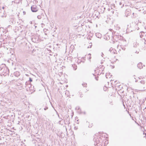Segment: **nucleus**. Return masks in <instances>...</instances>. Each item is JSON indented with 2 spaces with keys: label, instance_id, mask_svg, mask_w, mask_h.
Segmentation results:
<instances>
[{
  "label": "nucleus",
  "instance_id": "f257e3e1",
  "mask_svg": "<svg viewBox=\"0 0 146 146\" xmlns=\"http://www.w3.org/2000/svg\"><path fill=\"white\" fill-rule=\"evenodd\" d=\"M100 137L99 136L96 137H94L93 139V141L95 142L94 145L95 146H100L101 142L100 140Z\"/></svg>",
  "mask_w": 146,
  "mask_h": 146
},
{
  "label": "nucleus",
  "instance_id": "f03ea898",
  "mask_svg": "<svg viewBox=\"0 0 146 146\" xmlns=\"http://www.w3.org/2000/svg\"><path fill=\"white\" fill-rule=\"evenodd\" d=\"M112 34L113 35V39L116 41H117L118 39H121L123 38L121 35H119V34H118V35H115V32L114 31L112 32Z\"/></svg>",
  "mask_w": 146,
  "mask_h": 146
},
{
  "label": "nucleus",
  "instance_id": "7ed1b4c3",
  "mask_svg": "<svg viewBox=\"0 0 146 146\" xmlns=\"http://www.w3.org/2000/svg\"><path fill=\"white\" fill-rule=\"evenodd\" d=\"M145 82L144 80H142L138 83V86L141 89H144L145 88Z\"/></svg>",
  "mask_w": 146,
  "mask_h": 146
},
{
  "label": "nucleus",
  "instance_id": "20e7f679",
  "mask_svg": "<svg viewBox=\"0 0 146 146\" xmlns=\"http://www.w3.org/2000/svg\"><path fill=\"white\" fill-rule=\"evenodd\" d=\"M31 10L33 12H36L38 11V8L37 6L35 5H33L31 7Z\"/></svg>",
  "mask_w": 146,
  "mask_h": 146
},
{
  "label": "nucleus",
  "instance_id": "39448f33",
  "mask_svg": "<svg viewBox=\"0 0 146 146\" xmlns=\"http://www.w3.org/2000/svg\"><path fill=\"white\" fill-rule=\"evenodd\" d=\"M132 27H133L134 26L135 27V30H138L139 29V27H138V25H137V24L138 23V21H136V22L133 23H132Z\"/></svg>",
  "mask_w": 146,
  "mask_h": 146
},
{
  "label": "nucleus",
  "instance_id": "423d86ee",
  "mask_svg": "<svg viewBox=\"0 0 146 146\" xmlns=\"http://www.w3.org/2000/svg\"><path fill=\"white\" fill-rule=\"evenodd\" d=\"M5 11L4 10L2 11L1 10V8H0V16L1 17H6V15H4V12Z\"/></svg>",
  "mask_w": 146,
  "mask_h": 146
},
{
  "label": "nucleus",
  "instance_id": "0eeeda50",
  "mask_svg": "<svg viewBox=\"0 0 146 146\" xmlns=\"http://www.w3.org/2000/svg\"><path fill=\"white\" fill-rule=\"evenodd\" d=\"M131 10L130 9H127L125 11V14L128 15H129L131 14Z\"/></svg>",
  "mask_w": 146,
  "mask_h": 146
},
{
  "label": "nucleus",
  "instance_id": "6e6552de",
  "mask_svg": "<svg viewBox=\"0 0 146 146\" xmlns=\"http://www.w3.org/2000/svg\"><path fill=\"white\" fill-rule=\"evenodd\" d=\"M138 68L140 69L143 68L142 64L141 62L137 64Z\"/></svg>",
  "mask_w": 146,
  "mask_h": 146
},
{
  "label": "nucleus",
  "instance_id": "1a4fd4ad",
  "mask_svg": "<svg viewBox=\"0 0 146 146\" xmlns=\"http://www.w3.org/2000/svg\"><path fill=\"white\" fill-rule=\"evenodd\" d=\"M96 36L99 38H100L102 37V35L99 33H96Z\"/></svg>",
  "mask_w": 146,
  "mask_h": 146
},
{
  "label": "nucleus",
  "instance_id": "9d476101",
  "mask_svg": "<svg viewBox=\"0 0 146 146\" xmlns=\"http://www.w3.org/2000/svg\"><path fill=\"white\" fill-rule=\"evenodd\" d=\"M144 34H145V33H144V32H140L139 33V35H140V37L141 38H143V36L144 35Z\"/></svg>",
  "mask_w": 146,
  "mask_h": 146
},
{
  "label": "nucleus",
  "instance_id": "9b49d317",
  "mask_svg": "<svg viewBox=\"0 0 146 146\" xmlns=\"http://www.w3.org/2000/svg\"><path fill=\"white\" fill-rule=\"evenodd\" d=\"M72 66L73 68V69L74 70H75L77 69V66L76 65H72Z\"/></svg>",
  "mask_w": 146,
  "mask_h": 146
},
{
  "label": "nucleus",
  "instance_id": "f8f14e48",
  "mask_svg": "<svg viewBox=\"0 0 146 146\" xmlns=\"http://www.w3.org/2000/svg\"><path fill=\"white\" fill-rule=\"evenodd\" d=\"M134 94V93L133 92H132L131 93V95L130 96V99H132V96H133V97H134V96L133 95Z\"/></svg>",
  "mask_w": 146,
  "mask_h": 146
},
{
  "label": "nucleus",
  "instance_id": "ddd939ff",
  "mask_svg": "<svg viewBox=\"0 0 146 146\" xmlns=\"http://www.w3.org/2000/svg\"><path fill=\"white\" fill-rule=\"evenodd\" d=\"M82 85L84 87H86L87 85V84L86 83H84L82 84Z\"/></svg>",
  "mask_w": 146,
  "mask_h": 146
},
{
  "label": "nucleus",
  "instance_id": "4468645a",
  "mask_svg": "<svg viewBox=\"0 0 146 146\" xmlns=\"http://www.w3.org/2000/svg\"><path fill=\"white\" fill-rule=\"evenodd\" d=\"M42 15H38L37 16V17L38 19H40L42 18Z\"/></svg>",
  "mask_w": 146,
  "mask_h": 146
},
{
  "label": "nucleus",
  "instance_id": "2eb2a0df",
  "mask_svg": "<svg viewBox=\"0 0 146 146\" xmlns=\"http://www.w3.org/2000/svg\"><path fill=\"white\" fill-rule=\"evenodd\" d=\"M122 2H119V5H120L121 6V5H122ZM124 6V4H123V5H122V6H121V8H122L123 7V6Z\"/></svg>",
  "mask_w": 146,
  "mask_h": 146
},
{
  "label": "nucleus",
  "instance_id": "dca6fc26",
  "mask_svg": "<svg viewBox=\"0 0 146 146\" xmlns=\"http://www.w3.org/2000/svg\"><path fill=\"white\" fill-rule=\"evenodd\" d=\"M30 83L29 82V81H27L25 83V85H27L29 84H30Z\"/></svg>",
  "mask_w": 146,
  "mask_h": 146
},
{
  "label": "nucleus",
  "instance_id": "f3484780",
  "mask_svg": "<svg viewBox=\"0 0 146 146\" xmlns=\"http://www.w3.org/2000/svg\"><path fill=\"white\" fill-rule=\"evenodd\" d=\"M29 82H32L33 80H32V79L30 77L29 78Z\"/></svg>",
  "mask_w": 146,
  "mask_h": 146
},
{
  "label": "nucleus",
  "instance_id": "a211bd4d",
  "mask_svg": "<svg viewBox=\"0 0 146 146\" xmlns=\"http://www.w3.org/2000/svg\"><path fill=\"white\" fill-rule=\"evenodd\" d=\"M91 54H89L88 55H90V57L88 58V60H90L91 58V57L90 56Z\"/></svg>",
  "mask_w": 146,
  "mask_h": 146
},
{
  "label": "nucleus",
  "instance_id": "6ab92c4d",
  "mask_svg": "<svg viewBox=\"0 0 146 146\" xmlns=\"http://www.w3.org/2000/svg\"><path fill=\"white\" fill-rule=\"evenodd\" d=\"M47 31V29H44L43 30V31L44 33H46Z\"/></svg>",
  "mask_w": 146,
  "mask_h": 146
},
{
  "label": "nucleus",
  "instance_id": "aec40b11",
  "mask_svg": "<svg viewBox=\"0 0 146 146\" xmlns=\"http://www.w3.org/2000/svg\"><path fill=\"white\" fill-rule=\"evenodd\" d=\"M48 109V107L47 106H46L45 108H44V110H47Z\"/></svg>",
  "mask_w": 146,
  "mask_h": 146
},
{
  "label": "nucleus",
  "instance_id": "412c9836",
  "mask_svg": "<svg viewBox=\"0 0 146 146\" xmlns=\"http://www.w3.org/2000/svg\"><path fill=\"white\" fill-rule=\"evenodd\" d=\"M4 41V39H1L0 40V42H3Z\"/></svg>",
  "mask_w": 146,
  "mask_h": 146
},
{
  "label": "nucleus",
  "instance_id": "4be33fe9",
  "mask_svg": "<svg viewBox=\"0 0 146 146\" xmlns=\"http://www.w3.org/2000/svg\"><path fill=\"white\" fill-rule=\"evenodd\" d=\"M87 38L88 39L91 40V37H90V36H88L87 37Z\"/></svg>",
  "mask_w": 146,
  "mask_h": 146
},
{
  "label": "nucleus",
  "instance_id": "5701e85b",
  "mask_svg": "<svg viewBox=\"0 0 146 146\" xmlns=\"http://www.w3.org/2000/svg\"><path fill=\"white\" fill-rule=\"evenodd\" d=\"M58 117L59 118V119H60V121H62V118L60 117L59 116V117Z\"/></svg>",
  "mask_w": 146,
  "mask_h": 146
},
{
  "label": "nucleus",
  "instance_id": "b1692460",
  "mask_svg": "<svg viewBox=\"0 0 146 146\" xmlns=\"http://www.w3.org/2000/svg\"><path fill=\"white\" fill-rule=\"evenodd\" d=\"M89 44H90V48H91V46H92V43H90Z\"/></svg>",
  "mask_w": 146,
  "mask_h": 146
},
{
  "label": "nucleus",
  "instance_id": "393cba45",
  "mask_svg": "<svg viewBox=\"0 0 146 146\" xmlns=\"http://www.w3.org/2000/svg\"><path fill=\"white\" fill-rule=\"evenodd\" d=\"M56 113H57V115H58V117H59V114L57 112H56Z\"/></svg>",
  "mask_w": 146,
  "mask_h": 146
},
{
  "label": "nucleus",
  "instance_id": "a878e982",
  "mask_svg": "<svg viewBox=\"0 0 146 146\" xmlns=\"http://www.w3.org/2000/svg\"><path fill=\"white\" fill-rule=\"evenodd\" d=\"M41 25H42V27H43V26H44V24H43V23H42V24H41Z\"/></svg>",
  "mask_w": 146,
  "mask_h": 146
},
{
  "label": "nucleus",
  "instance_id": "bb28decb",
  "mask_svg": "<svg viewBox=\"0 0 146 146\" xmlns=\"http://www.w3.org/2000/svg\"><path fill=\"white\" fill-rule=\"evenodd\" d=\"M103 55H104V54L102 52L101 56L102 57H103Z\"/></svg>",
  "mask_w": 146,
  "mask_h": 146
},
{
  "label": "nucleus",
  "instance_id": "cd10ccee",
  "mask_svg": "<svg viewBox=\"0 0 146 146\" xmlns=\"http://www.w3.org/2000/svg\"><path fill=\"white\" fill-rule=\"evenodd\" d=\"M95 78V79H96L97 80H98V79L97 78V77H96Z\"/></svg>",
  "mask_w": 146,
  "mask_h": 146
},
{
  "label": "nucleus",
  "instance_id": "c85d7f7f",
  "mask_svg": "<svg viewBox=\"0 0 146 146\" xmlns=\"http://www.w3.org/2000/svg\"><path fill=\"white\" fill-rule=\"evenodd\" d=\"M110 31H111V32H112V31H113V30L112 29H110Z\"/></svg>",
  "mask_w": 146,
  "mask_h": 146
},
{
  "label": "nucleus",
  "instance_id": "c756f323",
  "mask_svg": "<svg viewBox=\"0 0 146 146\" xmlns=\"http://www.w3.org/2000/svg\"><path fill=\"white\" fill-rule=\"evenodd\" d=\"M5 8V7H2V9H4Z\"/></svg>",
  "mask_w": 146,
  "mask_h": 146
},
{
  "label": "nucleus",
  "instance_id": "7c9ffc66",
  "mask_svg": "<svg viewBox=\"0 0 146 146\" xmlns=\"http://www.w3.org/2000/svg\"><path fill=\"white\" fill-rule=\"evenodd\" d=\"M17 74V75L18 76H19V72H18V73Z\"/></svg>",
  "mask_w": 146,
  "mask_h": 146
},
{
  "label": "nucleus",
  "instance_id": "2f4dec72",
  "mask_svg": "<svg viewBox=\"0 0 146 146\" xmlns=\"http://www.w3.org/2000/svg\"><path fill=\"white\" fill-rule=\"evenodd\" d=\"M61 121H60V120L59 121V123H60V122Z\"/></svg>",
  "mask_w": 146,
  "mask_h": 146
},
{
  "label": "nucleus",
  "instance_id": "473e14b6",
  "mask_svg": "<svg viewBox=\"0 0 146 146\" xmlns=\"http://www.w3.org/2000/svg\"><path fill=\"white\" fill-rule=\"evenodd\" d=\"M118 34H118V33H115V35H118Z\"/></svg>",
  "mask_w": 146,
  "mask_h": 146
},
{
  "label": "nucleus",
  "instance_id": "72a5a7b5",
  "mask_svg": "<svg viewBox=\"0 0 146 146\" xmlns=\"http://www.w3.org/2000/svg\"><path fill=\"white\" fill-rule=\"evenodd\" d=\"M132 14L133 15V16H134V13H132Z\"/></svg>",
  "mask_w": 146,
  "mask_h": 146
},
{
  "label": "nucleus",
  "instance_id": "f704fd0d",
  "mask_svg": "<svg viewBox=\"0 0 146 146\" xmlns=\"http://www.w3.org/2000/svg\"><path fill=\"white\" fill-rule=\"evenodd\" d=\"M108 11H110V8L108 9Z\"/></svg>",
  "mask_w": 146,
  "mask_h": 146
},
{
  "label": "nucleus",
  "instance_id": "c9c22d12",
  "mask_svg": "<svg viewBox=\"0 0 146 146\" xmlns=\"http://www.w3.org/2000/svg\"><path fill=\"white\" fill-rule=\"evenodd\" d=\"M45 33V35H47V33Z\"/></svg>",
  "mask_w": 146,
  "mask_h": 146
},
{
  "label": "nucleus",
  "instance_id": "e433bc0d",
  "mask_svg": "<svg viewBox=\"0 0 146 146\" xmlns=\"http://www.w3.org/2000/svg\"><path fill=\"white\" fill-rule=\"evenodd\" d=\"M70 123V122L69 123V121H68V122H67V123H68V124H69Z\"/></svg>",
  "mask_w": 146,
  "mask_h": 146
},
{
  "label": "nucleus",
  "instance_id": "4c0bfd02",
  "mask_svg": "<svg viewBox=\"0 0 146 146\" xmlns=\"http://www.w3.org/2000/svg\"><path fill=\"white\" fill-rule=\"evenodd\" d=\"M82 59H83V60L84 59V58H83L81 59V61H82Z\"/></svg>",
  "mask_w": 146,
  "mask_h": 146
},
{
  "label": "nucleus",
  "instance_id": "58836bf2",
  "mask_svg": "<svg viewBox=\"0 0 146 146\" xmlns=\"http://www.w3.org/2000/svg\"><path fill=\"white\" fill-rule=\"evenodd\" d=\"M30 23H31V24H32V21H30Z\"/></svg>",
  "mask_w": 146,
  "mask_h": 146
},
{
  "label": "nucleus",
  "instance_id": "ea45409f",
  "mask_svg": "<svg viewBox=\"0 0 146 146\" xmlns=\"http://www.w3.org/2000/svg\"><path fill=\"white\" fill-rule=\"evenodd\" d=\"M2 69L1 68H0V70H2Z\"/></svg>",
  "mask_w": 146,
  "mask_h": 146
},
{
  "label": "nucleus",
  "instance_id": "a19ab883",
  "mask_svg": "<svg viewBox=\"0 0 146 146\" xmlns=\"http://www.w3.org/2000/svg\"><path fill=\"white\" fill-rule=\"evenodd\" d=\"M137 81H138V80H135V82H137Z\"/></svg>",
  "mask_w": 146,
  "mask_h": 146
},
{
  "label": "nucleus",
  "instance_id": "79ce46f5",
  "mask_svg": "<svg viewBox=\"0 0 146 146\" xmlns=\"http://www.w3.org/2000/svg\"><path fill=\"white\" fill-rule=\"evenodd\" d=\"M23 13H25V11H23Z\"/></svg>",
  "mask_w": 146,
  "mask_h": 146
},
{
  "label": "nucleus",
  "instance_id": "37998d69",
  "mask_svg": "<svg viewBox=\"0 0 146 146\" xmlns=\"http://www.w3.org/2000/svg\"><path fill=\"white\" fill-rule=\"evenodd\" d=\"M144 39L145 40V41H146V40L145 38H144Z\"/></svg>",
  "mask_w": 146,
  "mask_h": 146
},
{
  "label": "nucleus",
  "instance_id": "c03bdc74",
  "mask_svg": "<svg viewBox=\"0 0 146 146\" xmlns=\"http://www.w3.org/2000/svg\"><path fill=\"white\" fill-rule=\"evenodd\" d=\"M26 76H28V75H27V74H26Z\"/></svg>",
  "mask_w": 146,
  "mask_h": 146
},
{
  "label": "nucleus",
  "instance_id": "a18cd8bd",
  "mask_svg": "<svg viewBox=\"0 0 146 146\" xmlns=\"http://www.w3.org/2000/svg\"><path fill=\"white\" fill-rule=\"evenodd\" d=\"M80 97H82V96L81 95L80 96Z\"/></svg>",
  "mask_w": 146,
  "mask_h": 146
},
{
  "label": "nucleus",
  "instance_id": "49530a36",
  "mask_svg": "<svg viewBox=\"0 0 146 146\" xmlns=\"http://www.w3.org/2000/svg\"><path fill=\"white\" fill-rule=\"evenodd\" d=\"M139 79H140V77H139Z\"/></svg>",
  "mask_w": 146,
  "mask_h": 146
},
{
  "label": "nucleus",
  "instance_id": "de8ad7c7",
  "mask_svg": "<svg viewBox=\"0 0 146 146\" xmlns=\"http://www.w3.org/2000/svg\"><path fill=\"white\" fill-rule=\"evenodd\" d=\"M89 48V46H88V48Z\"/></svg>",
  "mask_w": 146,
  "mask_h": 146
},
{
  "label": "nucleus",
  "instance_id": "09e8293b",
  "mask_svg": "<svg viewBox=\"0 0 146 146\" xmlns=\"http://www.w3.org/2000/svg\"><path fill=\"white\" fill-rule=\"evenodd\" d=\"M143 86V84H141V86Z\"/></svg>",
  "mask_w": 146,
  "mask_h": 146
}]
</instances>
